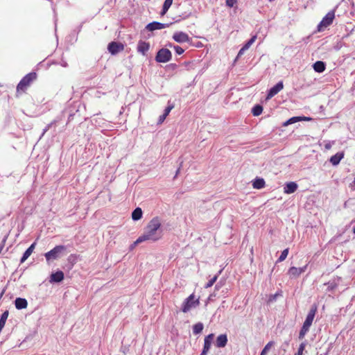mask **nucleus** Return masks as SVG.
<instances>
[{
    "mask_svg": "<svg viewBox=\"0 0 355 355\" xmlns=\"http://www.w3.org/2000/svg\"><path fill=\"white\" fill-rule=\"evenodd\" d=\"M204 325L202 322H198L193 327V333L195 335L199 334L203 330Z\"/></svg>",
    "mask_w": 355,
    "mask_h": 355,
    "instance_id": "25",
    "label": "nucleus"
},
{
    "mask_svg": "<svg viewBox=\"0 0 355 355\" xmlns=\"http://www.w3.org/2000/svg\"><path fill=\"white\" fill-rule=\"evenodd\" d=\"M288 254V248L284 250L282 252L281 255L278 258L277 262H282V261H284L286 259Z\"/></svg>",
    "mask_w": 355,
    "mask_h": 355,
    "instance_id": "30",
    "label": "nucleus"
},
{
    "mask_svg": "<svg viewBox=\"0 0 355 355\" xmlns=\"http://www.w3.org/2000/svg\"><path fill=\"white\" fill-rule=\"evenodd\" d=\"M107 49L111 54L115 55L122 51L124 49V46L121 43L112 42L108 44Z\"/></svg>",
    "mask_w": 355,
    "mask_h": 355,
    "instance_id": "8",
    "label": "nucleus"
},
{
    "mask_svg": "<svg viewBox=\"0 0 355 355\" xmlns=\"http://www.w3.org/2000/svg\"><path fill=\"white\" fill-rule=\"evenodd\" d=\"M199 304V299L196 298L194 294H191L183 302L181 310L184 313H187L192 309L196 308Z\"/></svg>",
    "mask_w": 355,
    "mask_h": 355,
    "instance_id": "4",
    "label": "nucleus"
},
{
    "mask_svg": "<svg viewBox=\"0 0 355 355\" xmlns=\"http://www.w3.org/2000/svg\"><path fill=\"white\" fill-rule=\"evenodd\" d=\"M214 337V334H210L207 335V336H205L204 340L207 341L208 343H210L211 344Z\"/></svg>",
    "mask_w": 355,
    "mask_h": 355,
    "instance_id": "35",
    "label": "nucleus"
},
{
    "mask_svg": "<svg viewBox=\"0 0 355 355\" xmlns=\"http://www.w3.org/2000/svg\"><path fill=\"white\" fill-rule=\"evenodd\" d=\"M36 78L37 74L35 72L26 74L18 83L17 86V92H24Z\"/></svg>",
    "mask_w": 355,
    "mask_h": 355,
    "instance_id": "5",
    "label": "nucleus"
},
{
    "mask_svg": "<svg viewBox=\"0 0 355 355\" xmlns=\"http://www.w3.org/2000/svg\"><path fill=\"white\" fill-rule=\"evenodd\" d=\"M173 3V0H165L163 4L162 10L161 12V15H164L171 6Z\"/></svg>",
    "mask_w": 355,
    "mask_h": 355,
    "instance_id": "24",
    "label": "nucleus"
},
{
    "mask_svg": "<svg viewBox=\"0 0 355 355\" xmlns=\"http://www.w3.org/2000/svg\"><path fill=\"white\" fill-rule=\"evenodd\" d=\"M211 344L207 341L204 340V346L200 355H207L210 349Z\"/></svg>",
    "mask_w": 355,
    "mask_h": 355,
    "instance_id": "28",
    "label": "nucleus"
},
{
    "mask_svg": "<svg viewBox=\"0 0 355 355\" xmlns=\"http://www.w3.org/2000/svg\"><path fill=\"white\" fill-rule=\"evenodd\" d=\"M274 0H269V1H273Z\"/></svg>",
    "mask_w": 355,
    "mask_h": 355,
    "instance_id": "46",
    "label": "nucleus"
},
{
    "mask_svg": "<svg viewBox=\"0 0 355 355\" xmlns=\"http://www.w3.org/2000/svg\"><path fill=\"white\" fill-rule=\"evenodd\" d=\"M263 107L260 105H256L252 110V113L254 116H259L261 114Z\"/></svg>",
    "mask_w": 355,
    "mask_h": 355,
    "instance_id": "26",
    "label": "nucleus"
},
{
    "mask_svg": "<svg viewBox=\"0 0 355 355\" xmlns=\"http://www.w3.org/2000/svg\"><path fill=\"white\" fill-rule=\"evenodd\" d=\"M343 157L344 153L343 152H338L336 155L331 156L329 161L332 165L336 166L340 163Z\"/></svg>",
    "mask_w": 355,
    "mask_h": 355,
    "instance_id": "19",
    "label": "nucleus"
},
{
    "mask_svg": "<svg viewBox=\"0 0 355 355\" xmlns=\"http://www.w3.org/2000/svg\"><path fill=\"white\" fill-rule=\"evenodd\" d=\"M137 245H135V242L132 244L131 248H134Z\"/></svg>",
    "mask_w": 355,
    "mask_h": 355,
    "instance_id": "41",
    "label": "nucleus"
},
{
    "mask_svg": "<svg viewBox=\"0 0 355 355\" xmlns=\"http://www.w3.org/2000/svg\"><path fill=\"white\" fill-rule=\"evenodd\" d=\"M36 243L34 242L31 245V246L24 252L23 256L21 258L20 262L24 263L32 254L33 252Z\"/></svg>",
    "mask_w": 355,
    "mask_h": 355,
    "instance_id": "20",
    "label": "nucleus"
},
{
    "mask_svg": "<svg viewBox=\"0 0 355 355\" xmlns=\"http://www.w3.org/2000/svg\"><path fill=\"white\" fill-rule=\"evenodd\" d=\"M166 117V116H165L164 114L160 115L159 117L158 123H163L164 121L165 120Z\"/></svg>",
    "mask_w": 355,
    "mask_h": 355,
    "instance_id": "38",
    "label": "nucleus"
},
{
    "mask_svg": "<svg viewBox=\"0 0 355 355\" xmlns=\"http://www.w3.org/2000/svg\"><path fill=\"white\" fill-rule=\"evenodd\" d=\"M162 220L159 217L153 218L146 227L144 233L135 241V245H138L144 241L155 242L162 236L161 229Z\"/></svg>",
    "mask_w": 355,
    "mask_h": 355,
    "instance_id": "1",
    "label": "nucleus"
},
{
    "mask_svg": "<svg viewBox=\"0 0 355 355\" xmlns=\"http://www.w3.org/2000/svg\"><path fill=\"white\" fill-rule=\"evenodd\" d=\"M297 189V184L294 182H291L286 184L284 190V193L287 194H291L294 193Z\"/></svg>",
    "mask_w": 355,
    "mask_h": 355,
    "instance_id": "18",
    "label": "nucleus"
},
{
    "mask_svg": "<svg viewBox=\"0 0 355 355\" xmlns=\"http://www.w3.org/2000/svg\"><path fill=\"white\" fill-rule=\"evenodd\" d=\"M335 18V10L329 11L322 19L318 25L317 29L319 32L324 31L327 27L330 26Z\"/></svg>",
    "mask_w": 355,
    "mask_h": 355,
    "instance_id": "6",
    "label": "nucleus"
},
{
    "mask_svg": "<svg viewBox=\"0 0 355 355\" xmlns=\"http://www.w3.org/2000/svg\"><path fill=\"white\" fill-rule=\"evenodd\" d=\"M61 65L64 67H67V62L64 61V60H62L61 62Z\"/></svg>",
    "mask_w": 355,
    "mask_h": 355,
    "instance_id": "40",
    "label": "nucleus"
},
{
    "mask_svg": "<svg viewBox=\"0 0 355 355\" xmlns=\"http://www.w3.org/2000/svg\"><path fill=\"white\" fill-rule=\"evenodd\" d=\"M284 88V85L282 81H279L275 86L271 87L267 94V99H270L275 96L277 93H279Z\"/></svg>",
    "mask_w": 355,
    "mask_h": 355,
    "instance_id": "11",
    "label": "nucleus"
},
{
    "mask_svg": "<svg viewBox=\"0 0 355 355\" xmlns=\"http://www.w3.org/2000/svg\"><path fill=\"white\" fill-rule=\"evenodd\" d=\"M169 26L168 24H163L158 21H153L149 23L146 26V28L148 31H154L155 30H161L165 28H167Z\"/></svg>",
    "mask_w": 355,
    "mask_h": 355,
    "instance_id": "10",
    "label": "nucleus"
},
{
    "mask_svg": "<svg viewBox=\"0 0 355 355\" xmlns=\"http://www.w3.org/2000/svg\"><path fill=\"white\" fill-rule=\"evenodd\" d=\"M168 46L171 48L173 47L178 55H182L184 51V50L182 47L178 45H173L171 44H169Z\"/></svg>",
    "mask_w": 355,
    "mask_h": 355,
    "instance_id": "29",
    "label": "nucleus"
},
{
    "mask_svg": "<svg viewBox=\"0 0 355 355\" xmlns=\"http://www.w3.org/2000/svg\"><path fill=\"white\" fill-rule=\"evenodd\" d=\"M221 272V270H220L218 272V273L217 275H216L215 276H214L207 284L205 286V288H210L216 282L217 279H218V275L220 274Z\"/></svg>",
    "mask_w": 355,
    "mask_h": 355,
    "instance_id": "27",
    "label": "nucleus"
},
{
    "mask_svg": "<svg viewBox=\"0 0 355 355\" xmlns=\"http://www.w3.org/2000/svg\"><path fill=\"white\" fill-rule=\"evenodd\" d=\"M218 288H219V285H218V284H217L216 285V288L218 289Z\"/></svg>",
    "mask_w": 355,
    "mask_h": 355,
    "instance_id": "42",
    "label": "nucleus"
},
{
    "mask_svg": "<svg viewBox=\"0 0 355 355\" xmlns=\"http://www.w3.org/2000/svg\"><path fill=\"white\" fill-rule=\"evenodd\" d=\"M171 58V52L168 49L162 48L157 53L155 60L157 62L165 63L170 61Z\"/></svg>",
    "mask_w": 355,
    "mask_h": 355,
    "instance_id": "7",
    "label": "nucleus"
},
{
    "mask_svg": "<svg viewBox=\"0 0 355 355\" xmlns=\"http://www.w3.org/2000/svg\"><path fill=\"white\" fill-rule=\"evenodd\" d=\"M317 312L316 304H313L306 317V319L303 323V325L299 333V339H303L307 332L309 331V328L311 326L314 320L315 313Z\"/></svg>",
    "mask_w": 355,
    "mask_h": 355,
    "instance_id": "2",
    "label": "nucleus"
},
{
    "mask_svg": "<svg viewBox=\"0 0 355 355\" xmlns=\"http://www.w3.org/2000/svg\"><path fill=\"white\" fill-rule=\"evenodd\" d=\"M15 305L17 309L21 310L27 307L28 302L25 298L17 297L15 300Z\"/></svg>",
    "mask_w": 355,
    "mask_h": 355,
    "instance_id": "16",
    "label": "nucleus"
},
{
    "mask_svg": "<svg viewBox=\"0 0 355 355\" xmlns=\"http://www.w3.org/2000/svg\"><path fill=\"white\" fill-rule=\"evenodd\" d=\"M310 120H311V118H309V117L293 116V117H291V119H289L288 120H287L286 121H285L283 125H284V126H287L290 124H293V123H295L298 121H310Z\"/></svg>",
    "mask_w": 355,
    "mask_h": 355,
    "instance_id": "17",
    "label": "nucleus"
},
{
    "mask_svg": "<svg viewBox=\"0 0 355 355\" xmlns=\"http://www.w3.org/2000/svg\"><path fill=\"white\" fill-rule=\"evenodd\" d=\"M52 123L48 124L46 128L44 129L42 132V136L49 130L50 127L51 126Z\"/></svg>",
    "mask_w": 355,
    "mask_h": 355,
    "instance_id": "39",
    "label": "nucleus"
},
{
    "mask_svg": "<svg viewBox=\"0 0 355 355\" xmlns=\"http://www.w3.org/2000/svg\"><path fill=\"white\" fill-rule=\"evenodd\" d=\"M173 39L178 43L189 42L191 40L189 36L182 31L175 32L173 35Z\"/></svg>",
    "mask_w": 355,
    "mask_h": 355,
    "instance_id": "9",
    "label": "nucleus"
},
{
    "mask_svg": "<svg viewBox=\"0 0 355 355\" xmlns=\"http://www.w3.org/2000/svg\"><path fill=\"white\" fill-rule=\"evenodd\" d=\"M150 49V44L144 41H139L137 44V51L145 55Z\"/></svg>",
    "mask_w": 355,
    "mask_h": 355,
    "instance_id": "14",
    "label": "nucleus"
},
{
    "mask_svg": "<svg viewBox=\"0 0 355 355\" xmlns=\"http://www.w3.org/2000/svg\"><path fill=\"white\" fill-rule=\"evenodd\" d=\"M227 341V334H220L216 338V346L219 348L224 347L226 346Z\"/></svg>",
    "mask_w": 355,
    "mask_h": 355,
    "instance_id": "15",
    "label": "nucleus"
},
{
    "mask_svg": "<svg viewBox=\"0 0 355 355\" xmlns=\"http://www.w3.org/2000/svg\"><path fill=\"white\" fill-rule=\"evenodd\" d=\"M236 0H226V4L227 6L232 8L236 3Z\"/></svg>",
    "mask_w": 355,
    "mask_h": 355,
    "instance_id": "36",
    "label": "nucleus"
},
{
    "mask_svg": "<svg viewBox=\"0 0 355 355\" xmlns=\"http://www.w3.org/2000/svg\"><path fill=\"white\" fill-rule=\"evenodd\" d=\"M257 39V36L254 35L253 37H252L244 45H243V47L244 49H245L246 50H248L250 46L251 45L255 42Z\"/></svg>",
    "mask_w": 355,
    "mask_h": 355,
    "instance_id": "31",
    "label": "nucleus"
},
{
    "mask_svg": "<svg viewBox=\"0 0 355 355\" xmlns=\"http://www.w3.org/2000/svg\"><path fill=\"white\" fill-rule=\"evenodd\" d=\"M64 279V272L61 270H58L53 272L50 276L49 282L51 283H59Z\"/></svg>",
    "mask_w": 355,
    "mask_h": 355,
    "instance_id": "13",
    "label": "nucleus"
},
{
    "mask_svg": "<svg viewBox=\"0 0 355 355\" xmlns=\"http://www.w3.org/2000/svg\"><path fill=\"white\" fill-rule=\"evenodd\" d=\"M315 71L322 73L325 70V64L322 61H317L313 65Z\"/></svg>",
    "mask_w": 355,
    "mask_h": 355,
    "instance_id": "21",
    "label": "nucleus"
},
{
    "mask_svg": "<svg viewBox=\"0 0 355 355\" xmlns=\"http://www.w3.org/2000/svg\"><path fill=\"white\" fill-rule=\"evenodd\" d=\"M67 247L65 245H56L51 250L45 253L44 257L47 261L59 259L66 254Z\"/></svg>",
    "mask_w": 355,
    "mask_h": 355,
    "instance_id": "3",
    "label": "nucleus"
},
{
    "mask_svg": "<svg viewBox=\"0 0 355 355\" xmlns=\"http://www.w3.org/2000/svg\"><path fill=\"white\" fill-rule=\"evenodd\" d=\"M353 232L355 234V226L353 227Z\"/></svg>",
    "mask_w": 355,
    "mask_h": 355,
    "instance_id": "43",
    "label": "nucleus"
},
{
    "mask_svg": "<svg viewBox=\"0 0 355 355\" xmlns=\"http://www.w3.org/2000/svg\"><path fill=\"white\" fill-rule=\"evenodd\" d=\"M306 342L302 343L299 346L297 352L295 355H303V352L306 347Z\"/></svg>",
    "mask_w": 355,
    "mask_h": 355,
    "instance_id": "33",
    "label": "nucleus"
},
{
    "mask_svg": "<svg viewBox=\"0 0 355 355\" xmlns=\"http://www.w3.org/2000/svg\"><path fill=\"white\" fill-rule=\"evenodd\" d=\"M252 186L254 189H261L264 187L265 181L263 178H257L253 181Z\"/></svg>",
    "mask_w": 355,
    "mask_h": 355,
    "instance_id": "22",
    "label": "nucleus"
},
{
    "mask_svg": "<svg viewBox=\"0 0 355 355\" xmlns=\"http://www.w3.org/2000/svg\"><path fill=\"white\" fill-rule=\"evenodd\" d=\"M245 51H246V49H244V47L243 46V47L240 49V51H239L238 55H237V56H236V59H238L239 57H241V56L244 53V52H245Z\"/></svg>",
    "mask_w": 355,
    "mask_h": 355,
    "instance_id": "37",
    "label": "nucleus"
},
{
    "mask_svg": "<svg viewBox=\"0 0 355 355\" xmlns=\"http://www.w3.org/2000/svg\"><path fill=\"white\" fill-rule=\"evenodd\" d=\"M3 294V291L1 293L0 297H1Z\"/></svg>",
    "mask_w": 355,
    "mask_h": 355,
    "instance_id": "45",
    "label": "nucleus"
},
{
    "mask_svg": "<svg viewBox=\"0 0 355 355\" xmlns=\"http://www.w3.org/2000/svg\"><path fill=\"white\" fill-rule=\"evenodd\" d=\"M306 266H304L301 268L296 267H291L288 270V274L291 277H297L300 275L302 273L304 272L306 269Z\"/></svg>",
    "mask_w": 355,
    "mask_h": 355,
    "instance_id": "12",
    "label": "nucleus"
},
{
    "mask_svg": "<svg viewBox=\"0 0 355 355\" xmlns=\"http://www.w3.org/2000/svg\"><path fill=\"white\" fill-rule=\"evenodd\" d=\"M142 210L139 207H137L132 213V218L133 220H138L141 218L142 217Z\"/></svg>",
    "mask_w": 355,
    "mask_h": 355,
    "instance_id": "23",
    "label": "nucleus"
},
{
    "mask_svg": "<svg viewBox=\"0 0 355 355\" xmlns=\"http://www.w3.org/2000/svg\"><path fill=\"white\" fill-rule=\"evenodd\" d=\"M168 106L165 108V110H164V114L165 116H166L169 114V113H170V112L171 111V110L174 107L173 104L171 103V102H170V101H168Z\"/></svg>",
    "mask_w": 355,
    "mask_h": 355,
    "instance_id": "34",
    "label": "nucleus"
},
{
    "mask_svg": "<svg viewBox=\"0 0 355 355\" xmlns=\"http://www.w3.org/2000/svg\"><path fill=\"white\" fill-rule=\"evenodd\" d=\"M273 344L274 343L272 341L267 343L264 348L262 349L260 355H266L268 350L270 349V347L273 345Z\"/></svg>",
    "mask_w": 355,
    "mask_h": 355,
    "instance_id": "32",
    "label": "nucleus"
},
{
    "mask_svg": "<svg viewBox=\"0 0 355 355\" xmlns=\"http://www.w3.org/2000/svg\"><path fill=\"white\" fill-rule=\"evenodd\" d=\"M179 171H180V168H178V169L177 170L176 175L178 173Z\"/></svg>",
    "mask_w": 355,
    "mask_h": 355,
    "instance_id": "44",
    "label": "nucleus"
}]
</instances>
